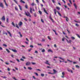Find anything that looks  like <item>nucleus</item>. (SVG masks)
<instances>
[{
	"instance_id": "nucleus-1",
	"label": "nucleus",
	"mask_w": 80,
	"mask_h": 80,
	"mask_svg": "<svg viewBox=\"0 0 80 80\" xmlns=\"http://www.w3.org/2000/svg\"><path fill=\"white\" fill-rule=\"evenodd\" d=\"M25 14L26 16H27V17H31V15L30 14V13L28 12H25Z\"/></svg>"
},
{
	"instance_id": "nucleus-2",
	"label": "nucleus",
	"mask_w": 80,
	"mask_h": 80,
	"mask_svg": "<svg viewBox=\"0 0 80 80\" xmlns=\"http://www.w3.org/2000/svg\"><path fill=\"white\" fill-rule=\"evenodd\" d=\"M30 13H33V12H32V11H33V12H35V9L33 8L32 9V8L31 7H30Z\"/></svg>"
},
{
	"instance_id": "nucleus-3",
	"label": "nucleus",
	"mask_w": 80,
	"mask_h": 80,
	"mask_svg": "<svg viewBox=\"0 0 80 80\" xmlns=\"http://www.w3.org/2000/svg\"><path fill=\"white\" fill-rule=\"evenodd\" d=\"M0 7H2V8H4V6H3V4L2 3H0Z\"/></svg>"
},
{
	"instance_id": "nucleus-4",
	"label": "nucleus",
	"mask_w": 80,
	"mask_h": 80,
	"mask_svg": "<svg viewBox=\"0 0 80 80\" xmlns=\"http://www.w3.org/2000/svg\"><path fill=\"white\" fill-rule=\"evenodd\" d=\"M31 64V63H30V62H28L26 63V66H28L30 65Z\"/></svg>"
},
{
	"instance_id": "nucleus-5",
	"label": "nucleus",
	"mask_w": 80,
	"mask_h": 80,
	"mask_svg": "<svg viewBox=\"0 0 80 80\" xmlns=\"http://www.w3.org/2000/svg\"><path fill=\"white\" fill-rule=\"evenodd\" d=\"M45 64H47V65H50V64L49 63V62H48V61H46V62H45Z\"/></svg>"
},
{
	"instance_id": "nucleus-6",
	"label": "nucleus",
	"mask_w": 80,
	"mask_h": 80,
	"mask_svg": "<svg viewBox=\"0 0 80 80\" xmlns=\"http://www.w3.org/2000/svg\"><path fill=\"white\" fill-rule=\"evenodd\" d=\"M23 24V23L22 22H20L19 23L18 25L19 27H21V26H22V24Z\"/></svg>"
},
{
	"instance_id": "nucleus-7",
	"label": "nucleus",
	"mask_w": 80,
	"mask_h": 80,
	"mask_svg": "<svg viewBox=\"0 0 80 80\" xmlns=\"http://www.w3.org/2000/svg\"><path fill=\"white\" fill-rule=\"evenodd\" d=\"M11 50L12 51V52H15V53H17V51L16 49H12Z\"/></svg>"
},
{
	"instance_id": "nucleus-8",
	"label": "nucleus",
	"mask_w": 80,
	"mask_h": 80,
	"mask_svg": "<svg viewBox=\"0 0 80 80\" xmlns=\"http://www.w3.org/2000/svg\"><path fill=\"white\" fill-rule=\"evenodd\" d=\"M66 40L68 43H71L72 42V40H69V41H68L67 39H66Z\"/></svg>"
},
{
	"instance_id": "nucleus-9",
	"label": "nucleus",
	"mask_w": 80,
	"mask_h": 80,
	"mask_svg": "<svg viewBox=\"0 0 80 80\" xmlns=\"http://www.w3.org/2000/svg\"><path fill=\"white\" fill-rule=\"evenodd\" d=\"M43 11H44V12H45V13H46V14L48 15V12H47L45 10V8H43Z\"/></svg>"
},
{
	"instance_id": "nucleus-10",
	"label": "nucleus",
	"mask_w": 80,
	"mask_h": 80,
	"mask_svg": "<svg viewBox=\"0 0 80 80\" xmlns=\"http://www.w3.org/2000/svg\"><path fill=\"white\" fill-rule=\"evenodd\" d=\"M7 32H8V33L9 34L10 37H12V34H11V33H10V32L7 31Z\"/></svg>"
},
{
	"instance_id": "nucleus-11",
	"label": "nucleus",
	"mask_w": 80,
	"mask_h": 80,
	"mask_svg": "<svg viewBox=\"0 0 80 80\" xmlns=\"http://www.w3.org/2000/svg\"><path fill=\"white\" fill-rule=\"evenodd\" d=\"M49 19H50V20H51L52 21V22H54V21H53V19H52V17H51V16H49Z\"/></svg>"
},
{
	"instance_id": "nucleus-12",
	"label": "nucleus",
	"mask_w": 80,
	"mask_h": 80,
	"mask_svg": "<svg viewBox=\"0 0 80 80\" xmlns=\"http://www.w3.org/2000/svg\"><path fill=\"white\" fill-rule=\"evenodd\" d=\"M74 22H76V23H80V20H78V21L74 20Z\"/></svg>"
},
{
	"instance_id": "nucleus-13",
	"label": "nucleus",
	"mask_w": 80,
	"mask_h": 80,
	"mask_svg": "<svg viewBox=\"0 0 80 80\" xmlns=\"http://www.w3.org/2000/svg\"><path fill=\"white\" fill-rule=\"evenodd\" d=\"M2 20H4V21H5V16H3L2 17Z\"/></svg>"
},
{
	"instance_id": "nucleus-14",
	"label": "nucleus",
	"mask_w": 80,
	"mask_h": 80,
	"mask_svg": "<svg viewBox=\"0 0 80 80\" xmlns=\"http://www.w3.org/2000/svg\"><path fill=\"white\" fill-rule=\"evenodd\" d=\"M74 6L75 7L76 9H77V5H76V4H75V3H74Z\"/></svg>"
},
{
	"instance_id": "nucleus-15",
	"label": "nucleus",
	"mask_w": 80,
	"mask_h": 80,
	"mask_svg": "<svg viewBox=\"0 0 80 80\" xmlns=\"http://www.w3.org/2000/svg\"><path fill=\"white\" fill-rule=\"evenodd\" d=\"M53 71L54 72V74H55V73H57V71H56L55 69H53Z\"/></svg>"
},
{
	"instance_id": "nucleus-16",
	"label": "nucleus",
	"mask_w": 80,
	"mask_h": 80,
	"mask_svg": "<svg viewBox=\"0 0 80 80\" xmlns=\"http://www.w3.org/2000/svg\"><path fill=\"white\" fill-rule=\"evenodd\" d=\"M20 2L21 3H25V2L23 1L22 0H21Z\"/></svg>"
},
{
	"instance_id": "nucleus-17",
	"label": "nucleus",
	"mask_w": 80,
	"mask_h": 80,
	"mask_svg": "<svg viewBox=\"0 0 80 80\" xmlns=\"http://www.w3.org/2000/svg\"><path fill=\"white\" fill-rule=\"evenodd\" d=\"M18 7H19V8L20 10H22V7L19 5H18Z\"/></svg>"
},
{
	"instance_id": "nucleus-18",
	"label": "nucleus",
	"mask_w": 80,
	"mask_h": 80,
	"mask_svg": "<svg viewBox=\"0 0 80 80\" xmlns=\"http://www.w3.org/2000/svg\"><path fill=\"white\" fill-rule=\"evenodd\" d=\"M12 25L13 26V27H15V24L13 22H12Z\"/></svg>"
},
{
	"instance_id": "nucleus-19",
	"label": "nucleus",
	"mask_w": 80,
	"mask_h": 80,
	"mask_svg": "<svg viewBox=\"0 0 80 80\" xmlns=\"http://www.w3.org/2000/svg\"><path fill=\"white\" fill-rule=\"evenodd\" d=\"M54 13L55 15H56L57 14V12L56 11V9H55L54 10Z\"/></svg>"
},
{
	"instance_id": "nucleus-20",
	"label": "nucleus",
	"mask_w": 80,
	"mask_h": 80,
	"mask_svg": "<svg viewBox=\"0 0 80 80\" xmlns=\"http://www.w3.org/2000/svg\"><path fill=\"white\" fill-rule=\"evenodd\" d=\"M57 12L58 13V15H60V17L62 16V15H61L60 14V12H58V11H57Z\"/></svg>"
},
{
	"instance_id": "nucleus-21",
	"label": "nucleus",
	"mask_w": 80,
	"mask_h": 80,
	"mask_svg": "<svg viewBox=\"0 0 80 80\" xmlns=\"http://www.w3.org/2000/svg\"><path fill=\"white\" fill-rule=\"evenodd\" d=\"M57 12L58 13V15H60V17L62 16V15H61L60 14V12H58V11H57Z\"/></svg>"
},
{
	"instance_id": "nucleus-22",
	"label": "nucleus",
	"mask_w": 80,
	"mask_h": 80,
	"mask_svg": "<svg viewBox=\"0 0 80 80\" xmlns=\"http://www.w3.org/2000/svg\"><path fill=\"white\" fill-rule=\"evenodd\" d=\"M18 33L19 34L21 37H22V35L21 34V32H19Z\"/></svg>"
},
{
	"instance_id": "nucleus-23",
	"label": "nucleus",
	"mask_w": 80,
	"mask_h": 80,
	"mask_svg": "<svg viewBox=\"0 0 80 80\" xmlns=\"http://www.w3.org/2000/svg\"><path fill=\"white\" fill-rule=\"evenodd\" d=\"M48 52H52V53H53V51H52L50 49L48 50Z\"/></svg>"
},
{
	"instance_id": "nucleus-24",
	"label": "nucleus",
	"mask_w": 80,
	"mask_h": 80,
	"mask_svg": "<svg viewBox=\"0 0 80 80\" xmlns=\"http://www.w3.org/2000/svg\"><path fill=\"white\" fill-rule=\"evenodd\" d=\"M32 6H34V5H36V4H35V3H32L31 4Z\"/></svg>"
},
{
	"instance_id": "nucleus-25",
	"label": "nucleus",
	"mask_w": 80,
	"mask_h": 80,
	"mask_svg": "<svg viewBox=\"0 0 80 80\" xmlns=\"http://www.w3.org/2000/svg\"><path fill=\"white\" fill-rule=\"evenodd\" d=\"M15 10H17V11H18V8H17V6H16L15 7Z\"/></svg>"
},
{
	"instance_id": "nucleus-26",
	"label": "nucleus",
	"mask_w": 80,
	"mask_h": 80,
	"mask_svg": "<svg viewBox=\"0 0 80 80\" xmlns=\"http://www.w3.org/2000/svg\"><path fill=\"white\" fill-rule=\"evenodd\" d=\"M58 58H60V59H61V60H62L65 61V60L63 59L62 58L60 57H58Z\"/></svg>"
},
{
	"instance_id": "nucleus-27",
	"label": "nucleus",
	"mask_w": 80,
	"mask_h": 80,
	"mask_svg": "<svg viewBox=\"0 0 80 80\" xmlns=\"http://www.w3.org/2000/svg\"><path fill=\"white\" fill-rule=\"evenodd\" d=\"M68 18L67 17H66V22H68Z\"/></svg>"
},
{
	"instance_id": "nucleus-28",
	"label": "nucleus",
	"mask_w": 80,
	"mask_h": 80,
	"mask_svg": "<svg viewBox=\"0 0 80 80\" xmlns=\"http://www.w3.org/2000/svg\"><path fill=\"white\" fill-rule=\"evenodd\" d=\"M34 15L35 17H37V14L36 13H34Z\"/></svg>"
},
{
	"instance_id": "nucleus-29",
	"label": "nucleus",
	"mask_w": 80,
	"mask_h": 80,
	"mask_svg": "<svg viewBox=\"0 0 80 80\" xmlns=\"http://www.w3.org/2000/svg\"><path fill=\"white\" fill-rule=\"evenodd\" d=\"M25 8H26L27 9H28V5H25Z\"/></svg>"
},
{
	"instance_id": "nucleus-30",
	"label": "nucleus",
	"mask_w": 80,
	"mask_h": 80,
	"mask_svg": "<svg viewBox=\"0 0 80 80\" xmlns=\"http://www.w3.org/2000/svg\"><path fill=\"white\" fill-rule=\"evenodd\" d=\"M45 52V50L44 49H43L42 51V53Z\"/></svg>"
},
{
	"instance_id": "nucleus-31",
	"label": "nucleus",
	"mask_w": 80,
	"mask_h": 80,
	"mask_svg": "<svg viewBox=\"0 0 80 80\" xmlns=\"http://www.w3.org/2000/svg\"><path fill=\"white\" fill-rule=\"evenodd\" d=\"M6 51H7L8 53H10V51H9L8 49H6Z\"/></svg>"
},
{
	"instance_id": "nucleus-32",
	"label": "nucleus",
	"mask_w": 80,
	"mask_h": 80,
	"mask_svg": "<svg viewBox=\"0 0 80 80\" xmlns=\"http://www.w3.org/2000/svg\"><path fill=\"white\" fill-rule=\"evenodd\" d=\"M28 70H32V68L31 67H28Z\"/></svg>"
},
{
	"instance_id": "nucleus-33",
	"label": "nucleus",
	"mask_w": 80,
	"mask_h": 80,
	"mask_svg": "<svg viewBox=\"0 0 80 80\" xmlns=\"http://www.w3.org/2000/svg\"><path fill=\"white\" fill-rule=\"evenodd\" d=\"M48 39L49 40H51V38H50V36H48Z\"/></svg>"
},
{
	"instance_id": "nucleus-34",
	"label": "nucleus",
	"mask_w": 80,
	"mask_h": 80,
	"mask_svg": "<svg viewBox=\"0 0 80 80\" xmlns=\"http://www.w3.org/2000/svg\"><path fill=\"white\" fill-rule=\"evenodd\" d=\"M1 77H2V78H7V77L5 76L3 77V76H1Z\"/></svg>"
},
{
	"instance_id": "nucleus-35",
	"label": "nucleus",
	"mask_w": 80,
	"mask_h": 80,
	"mask_svg": "<svg viewBox=\"0 0 80 80\" xmlns=\"http://www.w3.org/2000/svg\"><path fill=\"white\" fill-rule=\"evenodd\" d=\"M56 8L57 10H60V8L58 7H56Z\"/></svg>"
},
{
	"instance_id": "nucleus-36",
	"label": "nucleus",
	"mask_w": 80,
	"mask_h": 80,
	"mask_svg": "<svg viewBox=\"0 0 80 80\" xmlns=\"http://www.w3.org/2000/svg\"><path fill=\"white\" fill-rule=\"evenodd\" d=\"M13 0L14 1V2H15V3H16V4H17L18 5V2H17V1L15 0Z\"/></svg>"
},
{
	"instance_id": "nucleus-37",
	"label": "nucleus",
	"mask_w": 80,
	"mask_h": 80,
	"mask_svg": "<svg viewBox=\"0 0 80 80\" xmlns=\"http://www.w3.org/2000/svg\"><path fill=\"white\" fill-rule=\"evenodd\" d=\"M3 46H4V47H7V45H6V44H3Z\"/></svg>"
},
{
	"instance_id": "nucleus-38",
	"label": "nucleus",
	"mask_w": 80,
	"mask_h": 80,
	"mask_svg": "<svg viewBox=\"0 0 80 80\" xmlns=\"http://www.w3.org/2000/svg\"><path fill=\"white\" fill-rule=\"evenodd\" d=\"M34 74H36V75L37 76H38V73L37 72H34Z\"/></svg>"
},
{
	"instance_id": "nucleus-39",
	"label": "nucleus",
	"mask_w": 80,
	"mask_h": 80,
	"mask_svg": "<svg viewBox=\"0 0 80 80\" xmlns=\"http://www.w3.org/2000/svg\"><path fill=\"white\" fill-rule=\"evenodd\" d=\"M16 27L17 28H18L19 29V27H18V25H17V24H16Z\"/></svg>"
},
{
	"instance_id": "nucleus-40",
	"label": "nucleus",
	"mask_w": 80,
	"mask_h": 80,
	"mask_svg": "<svg viewBox=\"0 0 80 80\" xmlns=\"http://www.w3.org/2000/svg\"><path fill=\"white\" fill-rule=\"evenodd\" d=\"M67 61H68V62H71V63L73 62V61H70L69 59H67Z\"/></svg>"
},
{
	"instance_id": "nucleus-41",
	"label": "nucleus",
	"mask_w": 80,
	"mask_h": 80,
	"mask_svg": "<svg viewBox=\"0 0 80 80\" xmlns=\"http://www.w3.org/2000/svg\"><path fill=\"white\" fill-rule=\"evenodd\" d=\"M39 13H40V15H42V12H41V11H39Z\"/></svg>"
},
{
	"instance_id": "nucleus-42",
	"label": "nucleus",
	"mask_w": 80,
	"mask_h": 80,
	"mask_svg": "<svg viewBox=\"0 0 80 80\" xmlns=\"http://www.w3.org/2000/svg\"><path fill=\"white\" fill-rule=\"evenodd\" d=\"M71 38H72V40H75V38L74 37H71Z\"/></svg>"
},
{
	"instance_id": "nucleus-43",
	"label": "nucleus",
	"mask_w": 80,
	"mask_h": 80,
	"mask_svg": "<svg viewBox=\"0 0 80 80\" xmlns=\"http://www.w3.org/2000/svg\"><path fill=\"white\" fill-rule=\"evenodd\" d=\"M75 26H76V27H79V25L77 23L75 24Z\"/></svg>"
},
{
	"instance_id": "nucleus-44",
	"label": "nucleus",
	"mask_w": 80,
	"mask_h": 80,
	"mask_svg": "<svg viewBox=\"0 0 80 80\" xmlns=\"http://www.w3.org/2000/svg\"><path fill=\"white\" fill-rule=\"evenodd\" d=\"M44 75H45L44 74H41V77H44Z\"/></svg>"
},
{
	"instance_id": "nucleus-45",
	"label": "nucleus",
	"mask_w": 80,
	"mask_h": 80,
	"mask_svg": "<svg viewBox=\"0 0 80 80\" xmlns=\"http://www.w3.org/2000/svg\"><path fill=\"white\" fill-rule=\"evenodd\" d=\"M31 63H32V65H36V63H35V62H31Z\"/></svg>"
},
{
	"instance_id": "nucleus-46",
	"label": "nucleus",
	"mask_w": 80,
	"mask_h": 80,
	"mask_svg": "<svg viewBox=\"0 0 80 80\" xmlns=\"http://www.w3.org/2000/svg\"><path fill=\"white\" fill-rule=\"evenodd\" d=\"M12 78H13V79H14L15 80H17V79H16V78H15V77H13Z\"/></svg>"
},
{
	"instance_id": "nucleus-47",
	"label": "nucleus",
	"mask_w": 80,
	"mask_h": 80,
	"mask_svg": "<svg viewBox=\"0 0 80 80\" xmlns=\"http://www.w3.org/2000/svg\"><path fill=\"white\" fill-rule=\"evenodd\" d=\"M77 62H73V64H77Z\"/></svg>"
},
{
	"instance_id": "nucleus-48",
	"label": "nucleus",
	"mask_w": 80,
	"mask_h": 80,
	"mask_svg": "<svg viewBox=\"0 0 80 80\" xmlns=\"http://www.w3.org/2000/svg\"><path fill=\"white\" fill-rule=\"evenodd\" d=\"M71 69H68V72H70L71 71Z\"/></svg>"
},
{
	"instance_id": "nucleus-49",
	"label": "nucleus",
	"mask_w": 80,
	"mask_h": 80,
	"mask_svg": "<svg viewBox=\"0 0 80 80\" xmlns=\"http://www.w3.org/2000/svg\"><path fill=\"white\" fill-rule=\"evenodd\" d=\"M7 22L8 23V18H7Z\"/></svg>"
},
{
	"instance_id": "nucleus-50",
	"label": "nucleus",
	"mask_w": 80,
	"mask_h": 80,
	"mask_svg": "<svg viewBox=\"0 0 80 80\" xmlns=\"http://www.w3.org/2000/svg\"><path fill=\"white\" fill-rule=\"evenodd\" d=\"M52 2L53 3H55V1L54 0H52Z\"/></svg>"
},
{
	"instance_id": "nucleus-51",
	"label": "nucleus",
	"mask_w": 80,
	"mask_h": 80,
	"mask_svg": "<svg viewBox=\"0 0 80 80\" xmlns=\"http://www.w3.org/2000/svg\"><path fill=\"white\" fill-rule=\"evenodd\" d=\"M16 60L18 62H20V60H19V59H16Z\"/></svg>"
},
{
	"instance_id": "nucleus-52",
	"label": "nucleus",
	"mask_w": 80,
	"mask_h": 80,
	"mask_svg": "<svg viewBox=\"0 0 80 80\" xmlns=\"http://www.w3.org/2000/svg\"><path fill=\"white\" fill-rule=\"evenodd\" d=\"M32 48H31V49H29V50H28V52H30V51H31V50H32Z\"/></svg>"
},
{
	"instance_id": "nucleus-53",
	"label": "nucleus",
	"mask_w": 80,
	"mask_h": 80,
	"mask_svg": "<svg viewBox=\"0 0 80 80\" xmlns=\"http://www.w3.org/2000/svg\"><path fill=\"white\" fill-rule=\"evenodd\" d=\"M5 64H6V65H9V63H7V62H5Z\"/></svg>"
},
{
	"instance_id": "nucleus-54",
	"label": "nucleus",
	"mask_w": 80,
	"mask_h": 80,
	"mask_svg": "<svg viewBox=\"0 0 80 80\" xmlns=\"http://www.w3.org/2000/svg\"><path fill=\"white\" fill-rule=\"evenodd\" d=\"M20 60H21V61H22V62H23V61H24V60H23V59L22 58H21Z\"/></svg>"
},
{
	"instance_id": "nucleus-55",
	"label": "nucleus",
	"mask_w": 80,
	"mask_h": 80,
	"mask_svg": "<svg viewBox=\"0 0 80 80\" xmlns=\"http://www.w3.org/2000/svg\"><path fill=\"white\" fill-rule=\"evenodd\" d=\"M76 67H77V68H80V67H79L78 65H76Z\"/></svg>"
},
{
	"instance_id": "nucleus-56",
	"label": "nucleus",
	"mask_w": 80,
	"mask_h": 80,
	"mask_svg": "<svg viewBox=\"0 0 80 80\" xmlns=\"http://www.w3.org/2000/svg\"><path fill=\"white\" fill-rule=\"evenodd\" d=\"M0 50H3V48H2L0 47Z\"/></svg>"
},
{
	"instance_id": "nucleus-57",
	"label": "nucleus",
	"mask_w": 80,
	"mask_h": 80,
	"mask_svg": "<svg viewBox=\"0 0 80 80\" xmlns=\"http://www.w3.org/2000/svg\"><path fill=\"white\" fill-rule=\"evenodd\" d=\"M68 6H69V7L71 6L70 4V3H68Z\"/></svg>"
},
{
	"instance_id": "nucleus-58",
	"label": "nucleus",
	"mask_w": 80,
	"mask_h": 80,
	"mask_svg": "<svg viewBox=\"0 0 80 80\" xmlns=\"http://www.w3.org/2000/svg\"><path fill=\"white\" fill-rule=\"evenodd\" d=\"M14 56L13 54H12V55H11V57H12V58H13V57H14Z\"/></svg>"
},
{
	"instance_id": "nucleus-59",
	"label": "nucleus",
	"mask_w": 80,
	"mask_h": 80,
	"mask_svg": "<svg viewBox=\"0 0 80 80\" xmlns=\"http://www.w3.org/2000/svg\"><path fill=\"white\" fill-rule=\"evenodd\" d=\"M41 22L42 23H44V21H43V20L42 19H41Z\"/></svg>"
},
{
	"instance_id": "nucleus-60",
	"label": "nucleus",
	"mask_w": 80,
	"mask_h": 80,
	"mask_svg": "<svg viewBox=\"0 0 80 80\" xmlns=\"http://www.w3.org/2000/svg\"><path fill=\"white\" fill-rule=\"evenodd\" d=\"M22 58H23L24 59H25V57L24 56H22Z\"/></svg>"
},
{
	"instance_id": "nucleus-61",
	"label": "nucleus",
	"mask_w": 80,
	"mask_h": 80,
	"mask_svg": "<svg viewBox=\"0 0 80 80\" xmlns=\"http://www.w3.org/2000/svg\"><path fill=\"white\" fill-rule=\"evenodd\" d=\"M26 39L27 41H28V42H29V40H28V38H26Z\"/></svg>"
},
{
	"instance_id": "nucleus-62",
	"label": "nucleus",
	"mask_w": 80,
	"mask_h": 80,
	"mask_svg": "<svg viewBox=\"0 0 80 80\" xmlns=\"http://www.w3.org/2000/svg\"><path fill=\"white\" fill-rule=\"evenodd\" d=\"M8 71H10V69L9 68H8Z\"/></svg>"
},
{
	"instance_id": "nucleus-63",
	"label": "nucleus",
	"mask_w": 80,
	"mask_h": 80,
	"mask_svg": "<svg viewBox=\"0 0 80 80\" xmlns=\"http://www.w3.org/2000/svg\"><path fill=\"white\" fill-rule=\"evenodd\" d=\"M62 74L63 75H65V72H62Z\"/></svg>"
},
{
	"instance_id": "nucleus-64",
	"label": "nucleus",
	"mask_w": 80,
	"mask_h": 80,
	"mask_svg": "<svg viewBox=\"0 0 80 80\" xmlns=\"http://www.w3.org/2000/svg\"><path fill=\"white\" fill-rule=\"evenodd\" d=\"M35 53H38V51H36L35 52Z\"/></svg>"
}]
</instances>
